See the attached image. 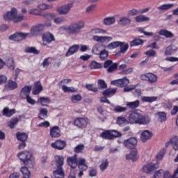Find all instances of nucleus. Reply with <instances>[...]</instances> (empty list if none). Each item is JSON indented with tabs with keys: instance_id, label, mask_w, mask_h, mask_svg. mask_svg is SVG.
<instances>
[{
	"instance_id": "obj_39",
	"label": "nucleus",
	"mask_w": 178,
	"mask_h": 178,
	"mask_svg": "<svg viewBox=\"0 0 178 178\" xmlns=\"http://www.w3.org/2000/svg\"><path fill=\"white\" fill-rule=\"evenodd\" d=\"M115 22L116 19L115 17H109L104 19V24H106V26H111V24H115Z\"/></svg>"
},
{
	"instance_id": "obj_44",
	"label": "nucleus",
	"mask_w": 178,
	"mask_h": 178,
	"mask_svg": "<svg viewBox=\"0 0 178 178\" xmlns=\"http://www.w3.org/2000/svg\"><path fill=\"white\" fill-rule=\"evenodd\" d=\"M175 6L173 3L169 4H163L157 8L159 10H169V9H172Z\"/></svg>"
},
{
	"instance_id": "obj_3",
	"label": "nucleus",
	"mask_w": 178,
	"mask_h": 178,
	"mask_svg": "<svg viewBox=\"0 0 178 178\" xmlns=\"http://www.w3.org/2000/svg\"><path fill=\"white\" fill-rule=\"evenodd\" d=\"M18 158L23 162L24 165L29 167L31 169L34 168V160L33 154L29 151H23L17 154Z\"/></svg>"
},
{
	"instance_id": "obj_52",
	"label": "nucleus",
	"mask_w": 178,
	"mask_h": 178,
	"mask_svg": "<svg viewBox=\"0 0 178 178\" xmlns=\"http://www.w3.org/2000/svg\"><path fill=\"white\" fill-rule=\"evenodd\" d=\"M55 160L58 166H63L64 162L63 156L59 155L55 156Z\"/></svg>"
},
{
	"instance_id": "obj_35",
	"label": "nucleus",
	"mask_w": 178,
	"mask_h": 178,
	"mask_svg": "<svg viewBox=\"0 0 178 178\" xmlns=\"http://www.w3.org/2000/svg\"><path fill=\"white\" fill-rule=\"evenodd\" d=\"M155 115L156 116L159 122H166V113L165 112H158L155 113Z\"/></svg>"
},
{
	"instance_id": "obj_37",
	"label": "nucleus",
	"mask_w": 178,
	"mask_h": 178,
	"mask_svg": "<svg viewBox=\"0 0 178 178\" xmlns=\"http://www.w3.org/2000/svg\"><path fill=\"white\" fill-rule=\"evenodd\" d=\"M109 166V161L107 159H104L102 161L101 164L99 165V168L101 172H104V170Z\"/></svg>"
},
{
	"instance_id": "obj_31",
	"label": "nucleus",
	"mask_w": 178,
	"mask_h": 178,
	"mask_svg": "<svg viewBox=\"0 0 178 178\" xmlns=\"http://www.w3.org/2000/svg\"><path fill=\"white\" fill-rule=\"evenodd\" d=\"M21 173H22L23 177L22 178H30L31 177V174L30 172V170L29 168L26 166L22 167L21 169Z\"/></svg>"
},
{
	"instance_id": "obj_23",
	"label": "nucleus",
	"mask_w": 178,
	"mask_h": 178,
	"mask_svg": "<svg viewBox=\"0 0 178 178\" xmlns=\"http://www.w3.org/2000/svg\"><path fill=\"white\" fill-rule=\"evenodd\" d=\"M2 113L3 116L6 118H10V116H13L15 113H16V110L15 108L9 109L8 107L3 108Z\"/></svg>"
},
{
	"instance_id": "obj_16",
	"label": "nucleus",
	"mask_w": 178,
	"mask_h": 178,
	"mask_svg": "<svg viewBox=\"0 0 178 178\" xmlns=\"http://www.w3.org/2000/svg\"><path fill=\"white\" fill-rule=\"evenodd\" d=\"M151 137H152V132L148 130H145L140 135V140L143 143H145L148 141V140H151Z\"/></svg>"
},
{
	"instance_id": "obj_48",
	"label": "nucleus",
	"mask_w": 178,
	"mask_h": 178,
	"mask_svg": "<svg viewBox=\"0 0 178 178\" xmlns=\"http://www.w3.org/2000/svg\"><path fill=\"white\" fill-rule=\"evenodd\" d=\"M81 95H74L70 97V99L73 104H76L77 102H80V101H81Z\"/></svg>"
},
{
	"instance_id": "obj_26",
	"label": "nucleus",
	"mask_w": 178,
	"mask_h": 178,
	"mask_svg": "<svg viewBox=\"0 0 178 178\" xmlns=\"http://www.w3.org/2000/svg\"><path fill=\"white\" fill-rule=\"evenodd\" d=\"M42 91V86L41 85V82L40 81L36 82L35 83V86L33 90V95H38V94Z\"/></svg>"
},
{
	"instance_id": "obj_17",
	"label": "nucleus",
	"mask_w": 178,
	"mask_h": 178,
	"mask_svg": "<svg viewBox=\"0 0 178 178\" xmlns=\"http://www.w3.org/2000/svg\"><path fill=\"white\" fill-rule=\"evenodd\" d=\"M52 148L55 149L62 150L65 147H66V143L63 140H56V142L51 143Z\"/></svg>"
},
{
	"instance_id": "obj_15",
	"label": "nucleus",
	"mask_w": 178,
	"mask_h": 178,
	"mask_svg": "<svg viewBox=\"0 0 178 178\" xmlns=\"http://www.w3.org/2000/svg\"><path fill=\"white\" fill-rule=\"evenodd\" d=\"M33 87L31 86H26L20 91V97L22 98H26L30 95V92H31V89Z\"/></svg>"
},
{
	"instance_id": "obj_1",
	"label": "nucleus",
	"mask_w": 178,
	"mask_h": 178,
	"mask_svg": "<svg viewBox=\"0 0 178 178\" xmlns=\"http://www.w3.org/2000/svg\"><path fill=\"white\" fill-rule=\"evenodd\" d=\"M128 120L131 124L147 126V124H149L151 118L148 115H143V114L137 111H134L129 114Z\"/></svg>"
},
{
	"instance_id": "obj_19",
	"label": "nucleus",
	"mask_w": 178,
	"mask_h": 178,
	"mask_svg": "<svg viewBox=\"0 0 178 178\" xmlns=\"http://www.w3.org/2000/svg\"><path fill=\"white\" fill-rule=\"evenodd\" d=\"M126 159H129L133 162H134L135 161H137V159H138L137 149H132L129 154H127Z\"/></svg>"
},
{
	"instance_id": "obj_54",
	"label": "nucleus",
	"mask_w": 178,
	"mask_h": 178,
	"mask_svg": "<svg viewBox=\"0 0 178 178\" xmlns=\"http://www.w3.org/2000/svg\"><path fill=\"white\" fill-rule=\"evenodd\" d=\"M110 133L112 140H113L115 138L122 137V134L116 130H110Z\"/></svg>"
},
{
	"instance_id": "obj_20",
	"label": "nucleus",
	"mask_w": 178,
	"mask_h": 178,
	"mask_svg": "<svg viewBox=\"0 0 178 178\" xmlns=\"http://www.w3.org/2000/svg\"><path fill=\"white\" fill-rule=\"evenodd\" d=\"M80 49V46L79 44H74L71 46L67 53L65 54V56H71V55H74L76 52H77Z\"/></svg>"
},
{
	"instance_id": "obj_9",
	"label": "nucleus",
	"mask_w": 178,
	"mask_h": 178,
	"mask_svg": "<svg viewBox=\"0 0 178 178\" xmlns=\"http://www.w3.org/2000/svg\"><path fill=\"white\" fill-rule=\"evenodd\" d=\"M74 124L76 127H79L80 129H84L87 127V124H88V119L86 118H79L74 120Z\"/></svg>"
},
{
	"instance_id": "obj_51",
	"label": "nucleus",
	"mask_w": 178,
	"mask_h": 178,
	"mask_svg": "<svg viewBox=\"0 0 178 178\" xmlns=\"http://www.w3.org/2000/svg\"><path fill=\"white\" fill-rule=\"evenodd\" d=\"M140 11L137 9L133 8L128 11L127 16L128 17H131L133 16H137V15H139Z\"/></svg>"
},
{
	"instance_id": "obj_14",
	"label": "nucleus",
	"mask_w": 178,
	"mask_h": 178,
	"mask_svg": "<svg viewBox=\"0 0 178 178\" xmlns=\"http://www.w3.org/2000/svg\"><path fill=\"white\" fill-rule=\"evenodd\" d=\"M67 163L72 169L77 168V155L75 154L71 157H67Z\"/></svg>"
},
{
	"instance_id": "obj_29",
	"label": "nucleus",
	"mask_w": 178,
	"mask_h": 178,
	"mask_svg": "<svg viewBox=\"0 0 178 178\" xmlns=\"http://www.w3.org/2000/svg\"><path fill=\"white\" fill-rule=\"evenodd\" d=\"M176 51H177V48L173 47V46L170 45L165 48L164 54L166 56H169L170 55H173V54H175Z\"/></svg>"
},
{
	"instance_id": "obj_38",
	"label": "nucleus",
	"mask_w": 178,
	"mask_h": 178,
	"mask_svg": "<svg viewBox=\"0 0 178 178\" xmlns=\"http://www.w3.org/2000/svg\"><path fill=\"white\" fill-rule=\"evenodd\" d=\"M17 138L19 140V141L24 142L27 140L29 136L26 133H20L17 132Z\"/></svg>"
},
{
	"instance_id": "obj_42",
	"label": "nucleus",
	"mask_w": 178,
	"mask_h": 178,
	"mask_svg": "<svg viewBox=\"0 0 178 178\" xmlns=\"http://www.w3.org/2000/svg\"><path fill=\"white\" fill-rule=\"evenodd\" d=\"M7 88L9 90H13L16 88H17V83L10 80L8 81V83H7Z\"/></svg>"
},
{
	"instance_id": "obj_56",
	"label": "nucleus",
	"mask_w": 178,
	"mask_h": 178,
	"mask_svg": "<svg viewBox=\"0 0 178 178\" xmlns=\"http://www.w3.org/2000/svg\"><path fill=\"white\" fill-rule=\"evenodd\" d=\"M51 62H52V58H51V57L44 58L43 62L42 63V66L43 67H48L51 64Z\"/></svg>"
},
{
	"instance_id": "obj_12",
	"label": "nucleus",
	"mask_w": 178,
	"mask_h": 178,
	"mask_svg": "<svg viewBox=\"0 0 178 178\" xmlns=\"http://www.w3.org/2000/svg\"><path fill=\"white\" fill-rule=\"evenodd\" d=\"M43 45L51 44L52 41H55V37L51 33H46L42 36Z\"/></svg>"
},
{
	"instance_id": "obj_53",
	"label": "nucleus",
	"mask_w": 178,
	"mask_h": 178,
	"mask_svg": "<svg viewBox=\"0 0 178 178\" xmlns=\"http://www.w3.org/2000/svg\"><path fill=\"white\" fill-rule=\"evenodd\" d=\"M97 84L99 89L104 90L108 87V85L106 84L104 79H99L97 81Z\"/></svg>"
},
{
	"instance_id": "obj_32",
	"label": "nucleus",
	"mask_w": 178,
	"mask_h": 178,
	"mask_svg": "<svg viewBox=\"0 0 178 178\" xmlns=\"http://www.w3.org/2000/svg\"><path fill=\"white\" fill-rule=\"evenodd\" d=\"M122 45V42L120 41H115L113 42L110 44H108L106 46L107 49H109L110 51H112V49H115L116 48H118V47H120Z\"/></svg>"
},
{
	"instance_id": "obj_64",
	"label": "nucleus",
	"mask_w": 178,
	"mask_h": 178,
	"mask_svg": "<svg viewBox=\"0 0 178 178\" xmlns=\"http://www.w3.org/2000/svg\"><path fill=\"white\" fill-rule=\"evenodd\" d=\"M114 111H115V112H118V113L124 112V111H127V108L120 106H116L114 108Z\"/></svg>"
},
{
	"instance_id": "obj_50",
	"label": "nucleus",
	"mask_w": 178,
	"mask_h": 178,
	"mask_svg": "<svg viewBox=\"0 0 178 178\" xmlns=\"http://www.w3.org/2000/svg\"><path fill=\"white\" fill-rule=\"evenodd\" d=\"M158 99V97H142L143 102H154V101H156Z\"/></svg>"
},
{
	"instance_id": "obj_60",
	"label": "nucleus",
	"mask_w": 178,
	"mask_h": 178,
	"mask_svg": "<svg viewBox=\"0 0 178 178\" xmlns=\"http://www.w3.org/2000/svg\"><path fill=\"white\" fill-rule=\"evenodd\" d=\"M121 81V87H127V86H129L130 81L127 79V77H124L120 79Z\"/></svg>"
},
{
	"instance_id": "obj_28",
	"label": "nucleus",
	"mask_w": 178,
	"mask_h": 178,
	"mask_svg": "<svg viewBox=\"0 0 178 178\" xmlns=\"http://www.w3.org/2000/svg\"><path fill=\"white\" fill-rule=\"evenodd\" d=\"M116 91H118V88H108L103 92L104 97H112L116 94Z\"/></svg>"
},
{
	"instance_id": "obj_36",
	"label": "nucleus",
	"mask_w": 178,
	"mask_h": 178,
	"mask_svg": "<svg viewBox=\"0 0 178 178\" xmlns=\"http://www.w3.org/2000/svg\"><path fill=\"white\" fill-rule=\"evenodd\" d=\"M170 143L172 145L175 151H178V136H175L170 140Z\"/></svg>"
},
{
	"instance_id": "obj_47",
	"label": "nucleus",
	"mask_w": 178,
	"mask_h": 178,
	"mask_svg": "<svg viewBox=\"0 0 178 178\" xmlns=\"http://www.w3.org/2000/svg\"><path fill=\"white\" fill-rule=\"evenodd\" d=\"M120 51L122 52V54H126L127 51L129 49V44L124 42H121V45H120Z\"/></svg>"
},
{
	"instance_id": "obj_2",
	"label": "nucleus",
	"mask_w": 178,
	"mask_h": 178,
	"mask_svg": "<svg viewBox=\"0 0 178 178\" xmlns=\"http://www.w3.org/2000/svg\"><path fill=\"white\" fill-rule=\"evenodd\" d=\"M3 19L6 22H13V23H20L24 20V15H17V9L13 8L10 11L3 14Z\"/></svg>"
},
{
	"instance_id": "obj_11",
	"label": "nucleus",
	"mask_w": 178,
	"mask_h": 178,
	"mask_svg": "<svg viewBox=\"0 0 178 178\" xmlns=\"http://www.w3.org/2000/svg\"><path fill=\"white\" fill-rule=\"evenodd\" d=\"M137 139L136 138H130L124 141V146L125 148H134L137 145Z\"/></svg>"
},
{
	"instance_id": "obj_43",
	"label": "nucleus",
	"mask_w": 178,
	"mask_h": 178,
	"mask_svg": "<svg viewBox=\"0 0 178 178\" xmlns=\"http://www.w3.org/2000/svg\"><path fill=\"white\" fill-rule=\"evenodd\" d=\"M89 67L90 69L94 70V69H101L102 67V64L100 63H98L95 60H92L90 65Z\"/></svg>"
},
{
	"instance_id": "obj_55",
	"label": "nucleus",
	"mask_w": 178,
	"mask_h": 178,
	"mask_svg": "<svg viewBox=\"0 0 178 178\" xmlns=\"http://www.w3.org/2000/svg\"><path fill=\"white\" fill-rule=\"evenodd\" d=\"M165 173L166 172H165L163 170H159L155 172L153 177L154 178H161L162 176L164 177Z\"/></svg>"
},
{
	"instance_id": "obj_63",
	"label": "nucleus",
	"mask_w": 178,
	"mask_h": 178,
	"mask_svg": "<svg viewBox=\"0 0 178 178\" xmlns=\"http://www.w3.org/2000/svg\"><path fill=\"white\" fill-rule=\"evenodd\" d=\"M25 52L28 54H38V51L35 47H26Z\"/></svg>"
},
{
	"instance_id": "obj_24",
	"label": "nucleus",
	"mask_w": 178,
	"mask_h": 178,
	"mask_svg": "<svg viewBox=\"0 0 178 178\" xmlns=\"http://www.w3.org/2000/svg\"><path fill=\"white\" fill-rule=\"evenodd\" d=\"M52 178H65V172L62 168H58L56 171L54 172Z\"/></svg>"
},
{
	"instance_id": "obj_62",
	"label": "nucleus",
	"mask_w": 178,
	"mask_h": 178,
	"mask_svg": "<svg viewBox=\"0 0 178 178\" xmlns=\"http://www.w3.org/2000/svg\"><path fill=\"white\" fill-rule=\"evenodd\" d=\"M91 34H104L106 31L101 29H94L90 31Z\"/></svg>"
},
{
	"instance_id": "obj_40",
	"label": "nucleus",
	"mask_w": 178,
	"mask_h": 178,
	"mask_svg": "<svg viewBox=\"0 0 178 178\" xmlns=\"http://www.w3.org/2000/svg\"><path fill=\"white\" fill-rule=\"evenodd\" d=\"M99 55L102 60H105L108 59V57L109 56V51H106L104 48L103 50L101 51Z\"/></svg>"
},
{
	"instance_id": "obj_13",
	"label": "nucleus",
	"mask_w": 178,
	"mask_h": 178,
	"mask_svg": "<svg viewBox=\"0 0 178 178\" xmlns=\"http://www.w3.org/2000/svg\"><path fill=\"white\" fill-rule=\"evenodd\" d=\"M92 39L94 41H96L97 42H111L112 41L113 38L111 36H98L95 35L93 36Z\"/></svg>"
},
{
	"instance_id": "obj_18",
	"label": "nucleus",
	"mask_w": 178,
	"mask_h": 178,
	"mask_svg": "<svg viewBox=\"0 0 178 178\" xmlns=\"http://www.w3.org/2000/svg\"><path fill=\"white\" fill-rule=\"evenodd\" d=\"M50 136L53 138H57L58 137H60V129H59V127L55 126L51 128Z\"/></svg>"
},
{
	"instance_id": "obj_7",
	"label": "nucleus",
	"mask_w": 178,
	"mask_h": 178,
	"mask_svg": "<svg viewBox=\"0 0 178 178\" xmlns=\"http://www.w3.org/2000/svg\"><path fill=\"white\" fill-rule=\"evenodd\" d=\"M140 80L147 81L149 84H154L158 81V75L149 72L140 75Z\"/></svg>"
},
{
	"instance_id": "obj_49",
	"label": "nucleus",
	"mask_w": 178,
	"mask_h": 178,
	"mask_svg": "<svg viewBox=\"0 0 178 178\" xmlns=\"http://www.w3.org/2000/svg\"><path fill=\"white\" fill-rule=\"evenodd\" d=\"M144 43V40L141 39H134L133 41L131 42L130 46L131 47H137V45H141V44Z\"/></svg>"
},
{
	"instance_id": "obj_59",
	"label": "nucleus",
	"mask_w": 178,
	"mask_h": 178,
	"mask_svg": "<svg viewBox=\"0 0 178 178\" xmlns=\"http://www.w3.org/2000/svg\"><path fill=\"white\" fill-rule=\"evenodd\" d=\"M137 87V85H131L129 86H125L123 89L124 92H130V91H133Z\"/></svg>"
},
{
	"instance_id": "obj_5",
	"label": "nucleus",
	"mask_w": 178,
	"mask_h": 178,
	"mask_svg": "<svg viewBox=\"0 0 178 178\" xmlns=\"http://www.w3.org/2000/svg\"><path fill=\"white\" fill-rule=\"evenodd\" d=\"M41 16L44 17V19H47V20H51L53 19L54 24L57 25L62 24L63 23H65V22H66V17L63 16L56 17V15L55 13H44L41 14Z\"/></svg>"
},
{
	"instance_id": "obj_46",
	"label": "nucleus",
	"mask_w": 178,
	"mask_h": 178,
	"mask_svg": "<svg viewBox=\"0 0 178 178\" xmlns=\"http://www.w3.org/2000/svg\"><path fill=\"white\" fill-rule=\"evenodd\" d=\"M102 138H105V140H112V136L111 135V131H106L100 134Z\"/></svg>"
},
{
	"instance_id": "obj_22",
	"label": "nucleus",
	"mask_w": 178,
	"mask_h": 178,
	"mask_svg": "<svg viewBox=\"0 0 178 178\" xmlns=\"http://www.w3.org/2000/svg\"><path fill=\"white\" fill-rule=\"evenodd\" d=\"M37 104H40L41 106H48L51 104L49 97H41L38 99Z\"/></svg>"
},
{
	"instance_id": "obj_57",
	"label": "nucleus",
	"mask_w": 178,
	"mask_h": 178,
	"mask_svg": "<svg viewBox=\"0 0 178 178\" xmlns=\"http://www.w3.org/2000/svg\"><path fill=\"white\" fill-rule=\"evenodd\" d=\"M19 123V118H14L8 122V127H10V129H13L16 124Z\"/></svg>"
},
{
	"instance_id": "obj_34",
	"label": "nucleus",
	"mask_w": 178,
	"mask_h": 178,
	"mask_svg": "<svg viewBox=\"0 0 178 178\" xmlns=\"http://www.w3.org/2000/svg\"><path fill=\"white\" fill-rule=\"evenodd\" d=\"M129 120H127L124 117L120 116L117 118V124H119V126H124L129 124Z\"/></svg>"
},
{
	"instance_id": "obj_21",
	"label": "nucleus",
	"mask_w": 178,
	"mask_h": 178,
	"mask_svg": "<svg viewBox=\"0 0 178 178\" xmlns=\"http://www.w3.org/2000/svg\"><path fill=\"white\" fill-rule=\"evenodd\" d=\"M120 26H126L131 24V19L129 17H122L118 21Z\"/></svg>"
},
{
	"instance_id": "obj_4",
	"label": "nucleus",
	"mask_w": 178,
	"mask_h": 178,
	"mask_svg": "<svg viewBox=\"0 0 178 178\" xmlns=\"http://www.w3.org/2000/svg\"><path fill=\"white\" fill-rule=\"evenodd\" d=\"M85 24L83 21H79L77 22L71 23L68 27L65 28L64 30L67 31L69 34H80L81 30L84 29Z\"/></svg>"
},
{
	"instance_id": "obj_61",
	"label": "nucleus",
	"mask_w": 178,
	"mask_h": 178,
	"mask_svg": "<svg viewBox=\"0 0 178 178\" xmlns=\"http://www.w3.org/2000/svg\"><path fill=\"white\" fill-rule=\"evenodd\" d=\"M26 34H28V37H35V35L38 34V32L35 26H33L32 29H31V32Z\"/></svg>"
},
{
	"instance_id": "obj_41",
	"label": "nucleus",
	"mask_w": 178,
	"mask_h": 178,
	"mask_svg": "<svg viewBox=\"0 0 178 178\" xmlns=\"http://www.w3.org/2000/svg\"><path fill=\"white\" fill-rule=\"evenodd\" d=\"M40 119H45V118H48V109L45 108H40L39 113Z\"/></svg>"
},
{
	"instance_id": "obj_25",
	"label": "nucleus",
	"mask_w": 178,
	"mask_h": 178,
	"mask_svg": "<svg viewBox=\"0 0 178 178\" xmlns=\"http://www.w3.org/2000/svg\"><path fill=\"white\" fill-rule=\"evenodd\" d=\"M102 47L106 48V46L99 44H95L92 49V54L95 55H99L101 54V51H102V49H101Z\"/></svg>"
},
{
	"instance_id": "obj_45",
	"label": "nucleus",
	"mask_w": 178,
	"mask_h": 178,
	"mask_svg": "<svg viewBox=\"0 0 178 178\" xmlns=\"http://www.w3.org/2000/svg\"><path fill=\"white\" fill-rule=\"evenodd\" d=\"M139 106L140 101L138 100L127 103V106L129 107L131 109H134V108H138Z\"/></svg>"
},
{
	"instance_id": "obj_33",
	"label": "nucleus",
	"mask_w": 178,
	"mask_h": 178,
	"mask_svg": "<svg viewBox=\"0 0 178 178\" xmlns=\"http://www.w3.org/2000/svg\"><path fill=\"white\" fill-rule=\"evenodd\" d=\"M61 90H63V92H77V88L74 87H67L65 84L61 86Z\"/></svg>"
},
{
	"instance_id": "obj_6",
	"label": "nucleus",
	"mask_w": 178,
	"mask_h": 178,
	"mask_svg": "<svg viewBox=\"0 0 178 178\" xmlns=\"http://www.w3.org/2000/svg\"><path fill=\"white\" fill-rule=\"evenodd\" d=\"M73 6V3H68L67 4L60 6L57 7L56 12L61 16H66V15H69V13L72 10Z\"/></svg>"
},
{
	"instance_id": "obj_8",
	"label": "nucleus",
	"mask_w": 178,
	"mask_h": 178,
	"mask_svg": "<svg viewBox=\"0 0 178 178\" xmlns=\"http://www.w3.org/2000/svg\"><path fill=\"white\" fill-rule=\"evenodd\" d=\"M27 37H29V34L26 33H15L9 36V40L11 41H22V40H26Z\"/></svg>"
},
{
	"instance_id": "obj_30",
	"label": "nucleus",
	"mask_w": 178,
	"mask_h": 178,
	"mask_svg": "<svg viewBox=\"0 0 178 178\" xmlns=\"http://www.w3.org/2000/svg\"><path fill=\"white\" fill-rule=\"evenodd\" d=\"M159 35H163V37H165L166 38H173L172 33L168 30L161 29L159 31Z\"/></svg>"
},
{
	"instance_id": "obj_10",
	"label": "nucleus",
	"mask_w": 178,
	"mask_h": 178,
	"mask_svg": "<svg viewBox=\"0 0 178 178\" xmlns=\"http://www.w3.org/2000/svg\"><path fill=\"white\" fill-rule=\"evenodd\" d=\"M157 168H158L157 164L150 163L145 165L143 167V170L145 173H147L148 175H150V173H152V172H154V170H155V169H156Z\"/></svg>"
},
{
	"instance_id": "obj_27",
	"label": "nucleus",
	"mask_w": 178,
	"mask_h": 178,
	"mask_svg": "<svg viewBox=\"0 0 178 178\" xmlns=\"http://www.w3.org/2000/svg\"><path fill=\"white\" fill-rule=\"evenodd\" d=\"M134 20L136 23H143L144 22H149V17L144 15H140L135 17Z\"/></svg>"
},
{
	"instance_id": "obj_58",
	"label": "nucleus",
	"mask_w": 178,
	"mask_h": 178,
	"mask_svg": "<svg viewBox=\"0 0 178 178\" xmlns=\"http://www.w3.org/2000/svg\"><path fill=\"white\" fill-rule=\"evenodd\" d=\"M117 69H118V63H115L113 64H111L107 68V72L108 73H112V72H114V70H116Z\"/></svg>"
}]
</instances>
